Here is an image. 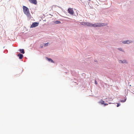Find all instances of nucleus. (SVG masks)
<instances>
[{"mask_svg": "<svg viewBox=\"0 0 134 134\" xmlns=\"http://www.w3.org/2000/svg\"><path fill=\"white\" fill-rule=\"evenodd\" d=\"M81 25H87V26L93 27H101L103 26L107 25V23H98L93 24H92L89 22H81L80 23Z\"/></svg>", "mask_w": 134, "mask_h": 134, "instance_id": "nucleus-1", "label": "nucleus"}, {"mask_svg": "<svg viewBox=\"0 0 134 134\" xmlns=\"http://www.w3.org/2000/svg\"><path fill=\"white\" fill-rule=\"evenodd\" d=\"M95 83H96V84H97V82L96 81H95Z\"/></svg>", "mask_w": 134, "mask_h": 134, "instance_id": "nucleus-17", "label": "nucleus"}, {"mask_svg": "<svg viewBox=\"0 0 134 134\" xmlns=\"http://www.w3.org/2000/svg\"><path fill=\"white\" fill-rule=\"evenodd\" d=\"M39 24L37 22H34L31 25L30 28H33L37 26Z\"/></svg>", "mask_w": 134, "mask_h": 134, "instance_id": "nucleus-4", "label": "nucleus"}, {"mask_svg": "<svg viewBox=\"0 0 134 134\" xmlns=\"http://www.w3.org/2000/svg\"><path fill=\"white\" fill-rule=\"evenodd\" d=\"M31 3L36 4L37 3V1L36 0H28Z\"/></svg>", "mask_w": 134, "mask_h": 134, "instance_id": "nucleus-5", "label": "nucleus"}, {"mask_svg": "<svg viewBox=\"0 0 134 134\" xmlns=\"http://www.w3.org/2000/svg\"><path fill=\"white\" fill-rule=\"evenodd\" d=\"M119 50L122 51V49L121 48H119L118 49Z\"/></svg>", "mask_w": 134, "mask_h": 134, "instance_id": "nucleus-18", "label": "nucleus"}, {"mask_svg": "<svg viewBox=\"0 0 134 134\" xmlns=\"http://www.w3.org/2000/svg\"><path fill=\"white\" fill-rule=\"evenodd\" d=\"M108 105V104H106V103H105L104 104V106H105L106 105Z\"/></svg>", "mask_w": 134, "mask_h": 134, "instance_id": "nucleus-16", "label": "nucleus"}, {"mask_svg": "<svg viewBox=\"0 0 134 134\" xmlns=\"http://www.w3.org/2000/svg\"><path fill=\"white\" fill-rule=\"evenodd\" d=\"M120 105V103H118L117 105V107H118Z\"/></svg>", "mask_w": 134, "mask_h": 134, "instance_id": "nucleus-15", "label": "nucleus"}, {"mask_svg": "<svg viewBox=\"0 0 134 134\" xmlns=\"http://www.w3.org/2000/svg\"><path fill=\"white\" fill-rule=\"evenodd\" d=\"M99 103H101V104H104L105 103H104V101H103L102 100H101L99 102Z\"/></svg>", "mask_w": 134, "mask_h": 134, "instance_id": "nucleus-10", "label": "nucleus"}, {"mask_svg": "<svg viewBox=\"0 0 134 134\" xmlns=\"http://www.w3.org/2000/svg\"><path fill=\"white\" fill-rule=\"evenodd\" d=\"M126 100V99H125L124 100H121V102H125Z\"/></svg>", "mask_w": 134, "mask_h": 134, "instance_id": "nucleus-13", "label": "nucleus"}, {"mask_svg": "<svg viewBox=\"0 0 134 134\" xmlns=\"http://www.w3.org/2000/svg\"><path fill=\"white\" fill-rule=\"evenodd\" d=\"M56 23L57 24H59L60 23V21H56Z\"/></svg>", "mask_w": 134, "mask_h": 134, "instance_id": "nucleus-14", "label": "nucleus"}, {"mask_svg": "<svg viewBox=\"0 0 134 134\" xmlns=\"http://www.w3.org/2000/svg\"><path fill=\"white\" fill-rule=\"evenodd\" d=\"M119 62L120 63H126V61L125 60H120L119 61Z\"/></svg>", "mask_w": 134, "mask_h": 134, "instance_id": "nucleus-8", "label": "nucleus"}, {"mask_svg": "<svg viewBox=\"0 0 134 134\" xmlns=\"http://www.w3.org/2000/svg\"><path fill=\"white\" fill-rule=\"evenodd\" d=\"M41 47L42 48L43 47V46H41Z\"/></svg>", "mask_w": 134, "mask_h": 134, "instance_id": "nucleus-19", "label": "nucleus"}, {"mask_svg": "<svg viewBox=\"0 0 134 134\" xmlns=\"http://www.w3.org/2000/svg\"><path fill=\"white\" fill-rule=\"evenodd\" d=\"M18 56L19 57L20 59H21L22 58L23 55V54L19 53L18 55Z\"/></svg>", "mask_w": 134, "mask_h": 134, "instance_id": "nucleus-6", "label": "nucleus"}, {"mask_svg": "<svg viewBox=\"0 0 134 134\" xmlns=\"http://www.w3.org/2000/svg\"><path fill=\"white\" fill-rule=\"evenodd\" d=\"M19 51L22 54H24L25 52L24 51V49H20Z\"/></svg>", "mask_w": 134, "mask_h": 134, "instance_id": "nucleus-9", "label": "nucleus"}, {"mask_svg": "<svg viewBox=\"0 0 134 134\" xmlns=\"http://www.w3.org/2000/svg\"><path fill=\"white\" fill-rule=\"evenodd\" d=\"M68 12L71 15H73L74 13V11L72 8H69L68 9Z\"/></svg>", "mask_w": 134, "mask_h": 134, "instance_id": "nucleus-3", "label": "nucleus"}, {"mask_svg": "<svg viewBox=\"0 0 134 134\" xmlns=\"http://www.w3.org/2000/svg\"><path fill=\"white\" fill-rule=\"evenodd\" d=\"M23 11L24 13L27 15L28 18L30 19L31 16L30 14L29 9L25 6H23Z\"/></svg>", "mask_w": 134, "mask_h": 134, "instance_id": "nucleus-2", "label": "nucleus"}, {"mask_svg": "<svg viewBox=\"0 0 134 134\" xmlns=\"http://www.w3.org/2000/svg\"><path fill=\"white\" fill-rule=\"evenodd\" d=\"M122 43L124 44H129L131 42L129 40H127L125 41H123Z\"/></svg>", "mask_w": 134, "mask_h": 134, "instance_id": "nucleus-7", "label": "nucleus"}, {"mask_svg": "<svg viewBox=\"0 0 134 134\" xmlns=\"http://www.w3.org/2000/svg\"><path fill=\"white\" fill-rule=\"evenodd\" d=\"M44 46H47L48 45V43H44Z\"/></svg>", "mask_w": 134, "mask_h": 134, "instance_id": "nucleus-12", "label": "nucleus"}, {"mask_svg": "<svg viewBox=\"0 0 134 134\" xmlns=\"http://www.w3.org/2000/svg\"><path fill=\"white\" fill-rule=\"evenodd\" d=\"M49 62H51L52 63H53V61L51 58H47Z\"/></svg>", "mask_w": 134, "mask_h": 134, "instance_id": "nucleus-11", "label": "nucleus"}]
</instances>
